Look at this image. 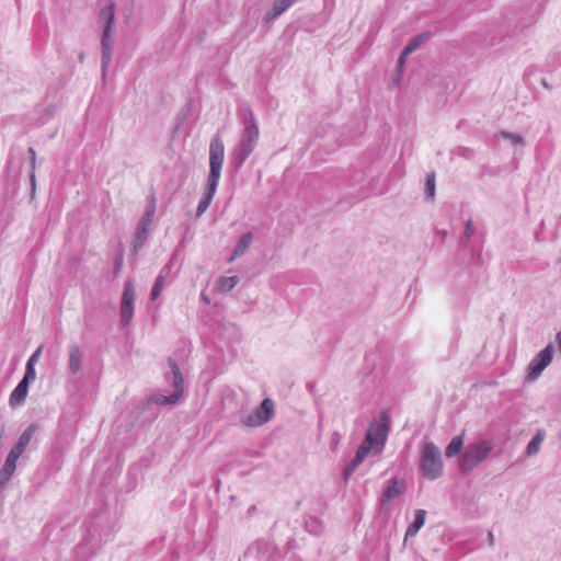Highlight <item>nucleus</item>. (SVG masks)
<instances>
[{
	"mask_svg": "<svg viewBox=\"0 0 561 561\" xmlns=\"http://www.w3.org/2000/svg\"><path fill=\"white\" fill-rule=\"evenodd\" d=\"M426 518V511L425 510H417L415 512L414 520L408 526L405 535H404V542L409 538L414 537L419 530L424 526Z\"/></svg>",
	"mask_w": 561,
	"mask_h": 561,
	"instance_id": "15",
	"label": "nucleus"
},
{
	"mask_svg": "<svg viewBox=\"0 0 561 561\" xmlns=\"http://www.w3.org/2000/svg\"><path fill=\"white\" fill-rule=\"evenodd\" d=\"M462 157L467 158V159H470L472 158L473 156V150L469 149V148H462Z\"/></svg>",
	"mask_w": 561,
	"mask_h": 561,
	"instance_id": "36",
	"label": "nucleus"
},
{
	"mask_svg": "<svg viewBox=\"0 0 561 561\" xmlns=\"http://www.w3.org/2000/svg\"><path fill=\"white\" fill-rule=\"evenodd\" d=\"M19 458L20 456L12 451H9V454L7 455L5 461L0 469V491L4 489L5 484L12 478L16 469V461Z\"/></svg>",
	"mask_w": 561,
	"mask_h": 561,
	"instance_id": "11",
	"label": "nucleus"
},
{
	"mask_svg": "<svg viewBox=\"0 0 561 561\" xmlns=\"http://www.w3.org/2000/svg\"><path fill=\"white\" fill-rule=\"evenodd\" d=\"M123 261H124V256H123L122 253L117 254L115 256V261H114V274L115 275L118 274L122 271V268H123Z\"/></svg>",
	"mask_w": 561,
	"mask_h": 561,
	"instance_id": "32",
	"label": "nucleus"
},
{
	"mask_svg": "<svg viewBox=\"0 0 561 561\" xmlns=\"http://www.w3.org/2000/svg\"><path fill=\"white\" fill-rule=\"evenodd\" d=\"M432 37L431 32H424L413 36L408 44L404 46L403 55H411L414 50L420 48L426 41Z\"/></svg>",
	"mask_w": 561,
	"mask_h": 561,
	"instance_id": "17",
	"label": "nucleus"
},
{
	"mask_svg": "<svg viewBox=\"0 0 561 561\" xmlns=\"http://www.w3.org/2000/svg\"><path fill=\"white\" fill-rule=\"evenodd\" d=\"M135 310V288L131 280H127L124 286L121 301V323L123 327L129 324Z\"/></svg>",
	"mask_w": 561,
	"mask_h": 561,
	"instance_id": "10",
	"label": "nucleus"
},
{
	"mask_svg": "<svg viewBox=\"0 0 561 561\" xmlns=\"http://www.w3.org/2000/svg\"><path fill=\"white\" fill-rule=\"evenodd\" d=\"M488 541H489V545H490L491 547H493V546H494V536H493V533H492V531H489V533H488Z\"/></svg>",
	"mask_w": 561,
	"mask_h": 561,
	"instance_id": "38",
	"label": "nucleus"
},
{
	"mask_svg": "<svg viewBox=\"0 0 561 561\" xmlns=\"http://www.w3.org/2000/svg\"><path fill=\"white\" fill-rule=\"evenodd\" d=\"M99 20L104 24V26H108V28L113 27L115 21V3L111 2L106 8L102 9L99 14Z\"/></svg>",
	"mask_w": 561,
	"mask_h": 561,
	"instance_id": "19",
	"label": "nucleus"
},
{
	"mask_svg": "<svg viewBox=\"0 0 561 561\" xmlns=\"http://www.w3.org/2000/svg\"><path fill=\"white\" fill-rule=\"evenodd\" d=\"M419 472L428 480H436L443 474L442 454L433 442H428L423 446L419 462Z\"/></svg>",
	"mask_w": 561,
	"mask_h": 561,
	"instance_id": "6",
	"label": "nucleus"
},
{
	"mask_svg": "<svg viewBox=\"0 0 561 561\" xmlns=\"http://www.w3.org/2000/svg\"><path fill=\"white\" fill-rule=\"evenodd\" d=\"M84 51H80L79 55H78V59L79 61L82 64L84 61Z\"/></svg>",
	"mask_w": 561,
	"mask_h": 561,
	"instance_id": "44",
	"label": "nucleus"
},
{
	"mask_svg": "<svg viewBox=\"0 0 561 561\" xmlns=\"http://www.w3.org/2000/svg\"><path fill=\"white\" fill-rule=\"evenodd\" d=\"M170 268H171V264H167V265L162 268V271H161V273H160V274H162V275L164 276V274H168V273H169Z\"/></svg>",
	"mask_w": 561,
	"mask_h": 561,
	"instance_id": "43",
	"label": "nucleus"
},
{
	"mask_svg": "<svg viewBox=\"0 0 561 561\" xmlns=\"http://www.w3.org/2000/svg\"><path fill=\"white\" fill-rule=\"evenodd\" d=\"M225 160V145L222 139L216 135L209 144V172L206 187L198 202L196 217H201L209 207L220 180L221 169Z\"/></svg>",
	"mask_w": 561,
	"mask_h": 561,
	"instance_id": "1",
	"label": "nucleus"
},
{
	"mask_svg": "<svg viewBox=\"0 0 561 561\" xmlns=\"http://www.w3.org/2000/svg\"><path fill=\"white\" fill-rule=\"evenodd\" d=\"M473 233H474V226H473L472 219H468L465 224L462 242L463 243L467 242L472 237Z\"/></svg>",
	"mask_w": 561,
	"mask_h": 561,
	"instance_id": "30",
	"label": "nucleus"
},
{
	"mask_svg": "<svg viewBox=\"0 0 561 561\" xmlns=\"http://www.w3.org/2000/svg\"><path fill=\"white\" fill-rule=\"evenodd\" d=\"M463 446V434L457 435L451 438L450 443L447 445L445 449V455L447 458L455 457L458 455Z\"/></svg>",
	"mask_w": 561,
	"mask_h": 561,
	"instance_id": "20",
	"label": "nucleus"
},
{
	"mask_svg": "<svg viewBox=\"0 0 561 561\" xmlns=\"http://www.w3.org/2000/svg\"><path fill=\"white\" fill-rule=\"evenodd\" d=\"M499 136L506 140H510L513 145H516V146H525V144H526L524 137L516 133L501 130L499 133Z\"/></svg>",
	"mask_w": 561,
	"mask_h": 561,
	"instance_id": "24",
	"label": "nucleus"
},
{
	"mask_svg": "<svg viewBox=\"0 0 561 561\" xmlns=\"http://www.w3.org/2000/svg\"><path fill=\"white\" fill-rule=\"evenodd\" d=\"M170 268H171V264H167V265L162 268V271H161V273H160V274H162V275L164 276V274H168V273H169Z\"/></svg>",
	"mask_w": 561,
	"mask_h": 561,
	"instance_id": "42",
	"label": "nucleus"
},
{
	"mask_svg": "<svg viewBox=\"0 0 561 561\" xmlns=\"http://www.w3.org/2000/svg\"><path fill=\"white\" fill-rule=\"evenodd\" d=\"M28 385L30 383L20 380L9 398V402L12 407L19 405L25 400L28 391Z\"/></svg>",
	"mask_w": 561,
	"mask_h": 561,
	"instance_id": "16",
	"label": "nucleus"
},
{
	"mask_svg": "<svg viewBox=\"0 0 561 561\" xmlns=\"http://www.w3.org/2000/svg\"><path fill=\"white\" fill-rule=\"evenodd\" d=\"M243 130L239 144L231 152L230 164L236 171L240 170L248 157L253 152L260 136L259 126L251 108L242 116Z\"/></svg>",
	"mask_w": 561,
	"mask_h": 561,
	"instance_id": "2",
	"label": "nucleus"
},
{
	"mask_svg": "<svg viewBox=\"0 0 561 561\" xmlns=\"http://www.w3.org/2000/svg\"><path fill=\"white\" fill-rule=\"evenodd\" d=\"M168 366L170 368V374L165 375V379L171 382L174 390L170 396L163 394H151L147 398L145 405L148 407L152 403L159 405H172L178 403L180 398L184 393V378L183 374L176 363L172 357L168 358Z\"/></svg>",
	"mask_w": 561,
	"mask_h": 561,
	"instance_id": "4",
	"label": "nucleus"
},
{
	"mask_svg": "<svg viewBox=\"0 0 561 561\" xmlns=\"http://www.w3.org/2000/svg\"><path fill=\"white\" fill-rule=\"evenodd\" d=\"M360 465L362 462L353 458L351 462L344 468L343 478L347 480Z\"/></svg>",
	"mask_w": 561,
	"mask_h": 561,
	"instance_id": "29",
	"label": "nucleus"
},
{
	"mask_svg": "<svg viewBox=\"0 0 561 561\" xmlns=\"http://www.w3.org/2000/svg\"><path fill=\"white\" fill-rule=\"evenodd\" d=\"M274 549V546L266 540L260 539L256 540L250 548L249 552L255 551L257 554H265L271 552Z\"/></svg>",
	"mask_w": 561,
	"mask_h": 561,
	"instance_id": "23",
	"label": "nucleus"
},
{
	"mask_svg": "<svg viewBox=\"0 0 561 561\" xmlns=\"http://www.w3.org/2000/svg\"><path fill=\"white\" fill-rule=\"evenodd\" d=\"M35 378H36L35 366H33L32 364H26V366H25V374H24V376H23V378L21 380L30 383Z\"/></svg>",
	"mask_w": 561,
	"mask_h": 561,
	"instance_id": "31",
	"label": "nucleus"
},
{
	"mask_svg": "<svg viewBox=\"0 0 561 561\" xmlns=\"http://www.w3.org/2000/svg\"><path fill=\"white\" fill-rule=\"evenodd\" d=\"M274 415V401L270 398H265L257 408L250 414L243 416L240 422L248 427H257L271 421Z\"/></svg>",
	"mask_w": 561,
	"mask_h": 561,
	"instance_id": "8",
	"label": "nucleus"
},
{
	"mask_svg": "<svg viewBox=\"0 0 561 561\" xmlns=\"http://www.w3.org/2000/svg\"><path fill=\"white\" fill-rule=\"evenodd\" d=\"M493 444L489 439H480L468 444L458 460V468L461 474H469L478 465L483 462L491 451Z\"/></svg>",
	"mask_w": 561,
	"mask_h": 561,
	"instance_id": "5",
	"label": "nucleus"
},
{
	"mask_svg": "<svg viewBox=\"0 0 561 561\" xmlns=\"http://www.w3.org/2000/svg\"><path fill=\"white\" fill-rule=\"evenodd\" d=\"M425 194H426V198H428V199H433L435 196V174L434 173L427 175V178H426Z\"/></svg>",
	"mask_w": 561,
	"mask_h": 561,
	"instance_id": "28",
	"label": "nucleus"
},
{
	"mask_svg": "<svg viewBox=\"0 0 561 561\" xmlns=\"http://www.w3.org/2000/svg\"><path fill=\"white\" fill-rule=\"evenodd\" d=\"M112 61V48L102 47V57H101V69L102 77H106L107 68Z\"/></svg>",
	"mask_w": 561,
	"mask_h": 561,
	"instance_id": "25",
	"label": "nucleus"
},
{
	"mask_svg": "<svg viewBox=\"0 0 561 561\" xmlns=\"http://www.w3.org/2000/svg\"><path fill=\"white\" fill-rule=\"evenodd\" d=\"M163 286H164V276L162 274H159L154 280V284H153L151 293H150L151 300H156L159 297L161 290L163 289Z\"/></svg>",
	"mask_w": 561,
	"mask_h": 561,
	"instance_id": "26",
	"label": "nucleus"
},
{
	"mask_svg": "<svg viewBox=\"0 0 561 561\" xmlns=\"http://www.w3.org/2000/svg\"><path fill=\"white\" fill-rule=\"evenodd\" d=\"M30 164H31V172H35V169H36V158H33L30 160Z\"/></svg>",
	"mask_w": 561,
	"mask_h": 561,
	"instance_id": "41",
	"label": "nucleus"
},
{
	"mask_svg": "<svg viewBox=\"0 0 561 561\" xmlns=\"http://www.w3.org/2000/svg\"><path fill=\"white\" fill-rule=\"evenodd\" d=\"M30 182H31V190H32V193L34 194L35 190H36V176H35V172H31L30 173Z\"/></svg>",
	"mask_w": 561,
	"mask_h": 561,
	"instance_id": "35",
	"label": "nucleus"
},
{
	"mask_svg": "<svg viewBox=\"0 0 561 561\" xmlns=\"http://www.w3.org/2000/svg\"><path fill=\"white\" fill-rule=\"evenodd\" d=\"M556 343L558 351L561 353V330L556 334Z\"/></svg>",
	"mask_w": 561,
	"mask_h": 561,
	"instance_id": "37",
	"label": "nucleus"
},
{
	"mask_svg": "<svg viewBox=\"0 0 561 561\" xmlns=\"http://www.w3.org/2000/svg\"><path fill=\"white\" fill-rule=\"evenodd\" d=\"M390 428V419L386 412H382L376 425H371L365 435L354 456L359 462H363L371 449L380 450L383 448L388 432Z\"/></svg>",
	"mask_w": 561,
	"mask_h": 561,
	"instance_id": "3",
	"label": "nucleus"
},
{
	"mask_svg": "<svg viewBox=\"0 0 561 561\" xmlns=\"http://www.w3.org/2000/svg\"><path fill=\"white\" fill-rule=\"evenodd\" d=\"M541 85L549 91L552 90V85H550L546 79L541 80Z\"/></svg>",
	"mask_w": 561,
	"mask_h": 561,
	"instance_id": "39",
	"label": "nucleus"
},
{
	"mask_svg": "<svg viewBox=\"0 0 561 561\" xmlns=\"http://www.w3.org/2000/svg\"><path fill=\"white\" fill-rule=\"evenodd\" d=\"M408 57H409V55H403V50L400 53L399 58H398V64L396 67L397 73H400L402 71Z\"/></svg>",
	"mask_w": 561,
	"mask_h": 561,
	"instance_id": "34",
	"label": "nucleus"
},
{
	"mask_svg": "<svg viewBox=\"0 0 561 561\" xmlns=\"http://www.w3.org/2000/svg\"><path fill=\"white\" fill-rule=\"evenodd\" d=\"M252 240H253L252 232L243 233L232 251L231 260L242 256L250 248Z\"/></svg>",
	"mask_w": 561,
	"mask_h": 561,
	"instance_id": "18",
	"label": "nucleus"
},
{
	"mask_svg": "<svg viewBox=\"0 0 561 561\" xmlns=\"http://www.w3.org/2000/svg\"><path fill=\"white\" fill-rule=\"evenodd\" d=\"M543 437H545L543 431H538L534 435V437L530 439V442L528 443V445L526 447V456L531 457L539 451L540 445L543 440Z\"/></svg>",
	"mask_w": 561,
	"mask_h": 561,
	"instance_id": "21",
	"label": "nucleus"
},
{
	"mask_svg": "<svg viewBox=\"0 0 561 561\" xmlns=\"http://www.w3.org/2000/svg\"><path fill=\"white\" fill-rule=\"evenodd\" d=\"M68 354V369L72 375H76L81 370L83 363V355L80 350V346L77 343L70 344Z\"/></svg>",
	"mask_w": 561,
	"mask_h": 561,
	"instance_id": "14",
	"label": "nucleus"
},
{
	"mask_svg": "<svg viewBox=\"0 0 561 561\" xmlns=\"http://www.w3.org/2000/svg\"><path fill=\"white\" fill-rule=\"evenodd\" d=\"M404 491L405 483L403 481L391 479L388 486L383 491V497L380 501V508L383 510L389 500H394L399 497Z\"/></svg>",
	"mask_w": 561,
	"mask_h": 561,
	"instance_id": "12",
	"label": "nucleus"
},
{
	"mask_svg": "<svg viewBox=\"0 0 561 561\" xmlns=\"http://www.w3.org/2000/svg\"><path fill=\"white\" fill-rule=\"evenodd\" d=\"M113 38L114 33L112 28H108V26H104L101 38V47L113 48Z\"/></svg>",
	"mask_w": 561,
	"mask_h": 561,
	"instance_id": "27",
	"label": "nucleus"
},
{
	"mask_svg": "<svg viewBox=\"0 0 561 561\" xmlns=\"http://www.w3.org/2000/svg\"><path fill=\"white\" fill-rule=\"evenodd\" d=\"M156 209L157 198L154 192L152 191L146 198L145 211L141 215L140 220L138 221L136 231L134 233L131 242L134 253H137L138 250L141 249L146 243L149 236L150 226L154 218Z\"/></svg>",
	"mask_w": 561,
	"mask_h": 561,
	"instance_id": "7",
	"label": "nucleus"
},
{
	"mask_svg": "<svg viewBox=\"0 0 561 561\" xmlns=\"http://www.w3.org/2000/svg\"><path fill=\"white\" fill-rule=\"evenodd\" d=\"M42 351H43V345L38 346L36 348V351L30 356L26 364H32L33 366H35V364L37 363V360L39 359V356L42 354Z\"/></svg>",
	"mask_w": 561,
	"mask_h": 561,
	"instance_id": "33",
	"label": "nucleus"
},
{
	"mask_svg": "<svg viewBox=\"0 0 561 561\" xmlns=\"http://www.w3.org/2000/svg\"><path fill=\"white\" fill-rule=\"evenodd\" d=\"M554 354L553 344L549 343L541 350L529 363L527 378L529 380L537 379L546 367L552 362Z\"/></svg>",
	"mask_w": 561,
	"mask_h": 561,
	"instance_id": "9",
	"label": "nucleus"
},
{
	"mask_svg": "<svg viewBox=\"0 0 561 561\" xmlns=\"http://www.w3.org/2000/svg\"><path fill=\"white\" fill-rule=\"evenodd\" d=\"M37 430L36 424L28 425L23 433L20 435L18 442L13 445L10 451L16 454L18 456H21L26 447L30 445L35 432Z\"/></svg>",
	"mask_w": 561,
	"mask_h": 561,
	"instance_id": "13",
	"label": "nucleus"
},
{
	"mask_svg": "<svg viewBox=\"0 0 561 561\" xmlns=\"http://www.w3.org/2000/svg\"><path fill=\"white\" fill-rule=\"evenodd\" d=\"M239 282L237 276H221L217 280V287L220 291H230L233 289Z\"/></svg>",
	"mask_w": 561,
	"mask_h": 561,
	"instance_id": "22",
	"label": "nucleus"
},
{
	"mask_svg": "<svg viewBox=\"0 0 561 561\" xmlns=\"http://www.w3.org/2000/svg\"><path fill=\"white\" fill-rule=\"evenodd\" d=\"M28 156H30V160L33 159V158H36V151L34 148L30 147L28 150Z\"/></svg>",
	"mask_w": 561,
	"mask_h": 561,
	"instance_id": "40",
	"label": "nucleus"
}]
</instances>
